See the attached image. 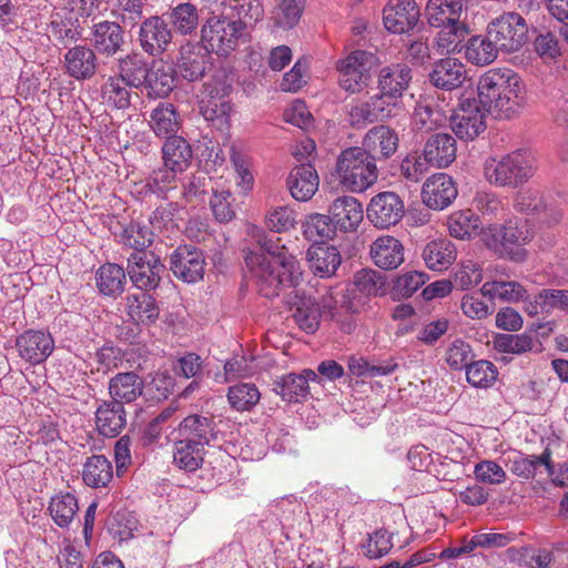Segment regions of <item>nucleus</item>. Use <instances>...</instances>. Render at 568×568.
I'll return each mask as SVG.
<instances>
[{"instance_id": "09e8293b", "label": "nucleus", "mask_w": 568, "mask_h": 568, "mask_svg": "<svg viewBox=\"0 0 568 568\" xmlns=\"http://www.w3.org/2000/svg\"><path fill=\"white\" fill-rule=\"evenodd\" d=\"M303 234L308 241L332 239L337 232L329 213L327 215L312 213L302 224Z\"/></svg>"}, {"instance_id": "4d7b16f0", "label": "nucleus", "mask_w": 568, "mask_h": 568, "mask_svg": "<svg viewBox=\"0 0 568 568\" xmlns=\"http://www.w3.org/2000/svg\"><path fill=\"white\" fill-rule=\"evenodd\" d=\"M497 375L496 366L488 361L473 362L466 367L467 382L474 387H489L496 381Z\"/></svg>"}, {"instance_id": "ddd939ff", "label": "nucleus", "mask_w": 568, "mask_h": 568, "mask_svg": "<svg viewBox=\"0 0 568 568\" xmlns=\"http://www.w3.org/2000/svg\"><path fill=\"white\" fill-rule=\"evenodd\" d=\"M420 11L415 0H389L383 10L386 30L402 36L417 27Z\"/></svg>"}, {"instance_id": "e433bc0d", "label": "nucleus", "mask_w": 568, "mask_h": 568, "mask_svg": "<svg viewBox=\"0 0 568 568\" xmlns=\"http://www.w3.org/2000/svg\"><path fill=\"white\" fill-rule=\"evenodd\" d=\"M463 54L469 63L485 67L497 59L498 45L490 38H465Z\"/></svg>"}, {"instance_id": "bf43d9fd", "label": "nucleus", "mask_w": 568, "mask_h": 568, "mask_svg": "<svg viewBox=\"0 0 568 568\" xmlns=\"http://www.w3.org/2000/svg\"><path fill=\"white\" fill-rule=\"evenodd\" d=\"M295 223V212L288 206L271 207L265 215V225L272 232H286L291 230Z\"/></svg>"}, {"instance_id": "7ed1b4c3", "label": "nucleus", "mask_w": 568, "mask_h": 568, "mask_svg": "<svg viewBox=\"0 0 568 568\" xmlns=\"http://www.w3.org/2000/svg\"><path fill=\"white\" fill-rule=\"evenodd\" d=\"M535 233L527 220H510L505 225L490 224L481 231V240L500 258L521 264L528 258V245Z\"/></svg>"}, {"instance_id": "c85d7f7f", "label": "nucleus", "mask_w": 568, "mask_h": 568, "mask_svg": "<svg viewBox=\"0 0 568 568\" xmlns=\"http://www.w3.org/2000/svg\"><path fill=\"white\" fill-rule=\"evenodd\" d=\"M193 150L182 136H170L162 146L163 164L172 171L183 173L192 163Z\"/></svg>"}, {"instance_id": "39448f33", "label": "nucleus", "mask_w": 568, "mask_h": 568, "mask_svg": "<svg viewBox=\"0 0 568 568\" xmlns=\"http://www.w3.org/2000/svg\"><path fill=\"white\" fill-rule=\"evenodd\" d=\"M245 264L253 276L272 290L270 294H277L280 286L298 285L303 274L298 261L290 252L282 253L278 261L272 263L265 254L250 251Z\"/></svg>"}, {"instance_id": "a19ab883", "label": "nucleus", "mask_w": 568, "mask_h": 568, "mask_svg": "<svg viewBox=\"0 0 568 568\" xmlns=\"http://www.w3.org/2000/svg\"><path fill=\"white\" fill-rule=\"evenodd\" d=\"M151 128L156 136L166 138L176 135L180 129V119L171 103H162L151 114Z\"/></svg>"}, {"instance_id": "ea45409f", "label": "nucleus", "mask_w": 568, "mask_h": 568, "mask_svg": "<svg viewBox=\"0 0 568 568\" xmlns=\"http://www.w3.org/2000/svg\"><path fill=\"white\" fill-rule=\"evenodd\" d=\"M48 510L57 526L69 528L79 510L78 499L71 493H59L51 498Z\"/></svg>"}, {"instance_id": "20e7f679", "label": "nucleus", "mask_w": 568, "mask_h": 568, "mask_svg": "<svg viewBox=\"0 0 568 568\" xmlns=\"http://www.w3.org/2000/svg\"><path fill=\"white\" fill-rule=\"evenodd\" d=\"M334 175L342 190L361 194L378 180L377 163L359 146H348L339 152L334 166Z\"/></svg>"}, {"instance_id": "4468645a", "label": "nucleus", "mask_w": 568, "mask_h": 568, "mask_svg": "<svg viewBox=\"0 0 568 568\" xmlns=\"http://www.w3.org/2000/svg\"><path fill=\"white\" fill-rule=\"evenodd\" d=\"M178 437L205 447L217 442L220 430L213 417L200 414L186 416L176 429Z\"/></svg>"}, {"instance_id": "c03bdc74", "label": "nucleus", "mask_w": 568, "mask_h": 568, "mask_svg": "<svg viewBox=\"0 0 568 568\" xmlns=\"http://www.w3.org/2000/svg\"><path fill=\"white\" fill-rule=\"evenodd\" d=\"M173 31L182 36L191 34L199 26L197 9L191 2L179 3L168 13Z\"/></svg>"}, {"instance_id": "a211bd4d", "label": "nucleus", "mask_w": 568, "mask_h": 568, "mask_svg": "<svg viewBox=\"0 0 568 568\" xmlns=\"http://www.w3.org/2000/svg\"><path fill=\"white\" fill-rule=\"evenodd\" d=\"M398 142V135L394 129L387 125H376L365 133L359 149L369 154L377 163V160H387L395 154Z\"/></svg>"}, {"instance_id": "a878e982", "label": "nucleus", "mask_w": 568, "mask_h": 568, "mask_svg": "<svg viewBox=\"0 0 568 568\" xmlns=\"http://www.w3.org/2000/svg\"><path fill=\"white\" fill-rule=\"evenodd\" d=\"M310 268L315 275L329 277L341 265V254L336 246L326 243L313 244L306 253Z\"/></svg>"}, {"instance_id": "c9c22d12", "label": "nucleus", "mask_w": 568, "mask_h": 568, "mask_svg": "<svg viewBox=\"0 0 568 568\" xmlns=\"http://www.w3.org/2000/svg\"><path fill=\"white\" fill-rule=\"evenodd\" d=\"M68 73L77 80L90 79L94 75L97 64L94 52L82 45L74 47L65 53Z\"/></svg>"}, {"instance_id": "f03ea898", "label": "nucleus", "mask_w": 568, "mask_h": 568, "mask_svg": "<svg viewBox=\"0 0 568 568\" xmlns=\"http://www.w3.org/2000/svg\"><path fill=\"white\" fill-rule=\"evenodd\" d=\"M260 0L223 1L201 27L200 36H241L263 17Z\"/></svg>"}, {"instance_id": "f8f14e48", "label": "nucleus", "mask_w": 568, "mask_h": 568, "mask_svg": "<svg viewBox=\"0 0 568 568\" xmlns=\"http://www.w3.org/2000/svg\"><path fill=\"white\" fill-rule=\"evenodd\" d=\"M170 268L183 282L196 283L204 276L205 258L197 247L181 245L171 254Z\"/></svg>"}, {"instance_id": "680f3d73", "label": "nucleus", "mask_w": 568, "mask_h": 568, "mask_svg": "<svg viewBox=\"0 0 568 568\" xmlns=\"http://www.w3.org/2000/svg\"><path fill=\"white\" fill-rule=\"evenodd\" d=\"M49 28L50 32L55 36H80L83 31L79 18L62 9L52 14Z\"/></svg>"}, {"instance_id": "4c0bfd02", "label": "nucleus", "mask_w": 568, "mask_h": 568, "mask_svg": "<svg viewBox=\"0 0 568 568\" xmlns=\"http://www.w3.org/2000/svg\"><path fill=\"white\" fill-rule=\"evenodd\" d=\"M205 91L209 92V99L201 101V113L203 118L211 122L212 125L222 130L227 128L230 123V114L232 111L231 103L224 97L213 95V89H210V84H204Z\"/></svg>"}, {"instance_id": "603ef678", "label": "nucleus", "mask_w": 568, "mask_h": 568, "mask_svg": "<svg viewBox=\"0 0 568 568\" xmlns=\"http://www.w3.org/2000/svg\"><path fill=\"white\" fill-rule=\"evenodd\" d=\"M149 74L150 69L136 54L120 60V74L118 75L123 78L131 88L146 87Z\"/></svg>"}, {"instance_id": "58836bf2", "label": "nucleus", "mask_w": 568, "mask_h": 568, "mask_svg": "<svg viewBox=\"0 0 568 568\" xmlns=\"http://www.w3.org/2000/svg\"><path fill=\"white\" fill-rule=\"evenodd\" d=\"M95 283L101 294L116 297L124 291L125 272L115 263H105L98 268Z\"/></svg>"}, {"instance_id": "c756f323", "label": "nucleus", "mask_w": 568, "mask_h": 568, "mask_svg": "<svg viewBox=\"0 0 568 568\" xmlns=\"http://www.w3.org/2000/svg\"><path fill=\"white\" fill-rule=\"evenodd\" d=\"M412 80V71L405 64L385 67L378 77V88L388 99H398L408 88Z\"/></svg>"}, {"instance_id": "0e129e2a", "label": "nucleus", "mask_w": 568, "mask_h": 568, "mask_svg": "<svg viewBox=\"0 0 568 568\" xmlns=\"http://www.w3.org/2000/svg\"><path fill=\"white\" fill-rule=\"evenodd\" d=\"M473 351L463 339L453 341L446 349L445 361L452 369L466 368L473 359Z\"/></svg>"}, {"instance_id": "9d476101", "label": "nucleus", "mask_w": 568, "mask_h": 568, "mask_svg": "<svg viewBox=\"0 0 568 568\" xmlns=\"http://www.w3.org/2000/svg\"><path fill=\"white\" fill-rule=\"evenodd\" d=\"M128 275L141 291L155 288L164 270L160 257L153 252L132 253L128 257Z\"/></svg>"}, {"instance_id": "aec40b11", "label": "nucleus", "mask_w": 568, "mask_h": 568, "mask_svg": "<svg viewBox=\"0 0 568 568\" xmlns=\"http://www.w3.org/2000/svg\"><path fill=\"white\" fill-rule=\"evenodd\" d=\"M466 79V67L455 58H445L435 62L429 73L430 83L445 91L462 87Z\"/></svg>"}, {"instance_id": "774afa93", "label": "nucleus", "mask_w": 568, "mask_h": 568, "mask_svg": "<svg viewBox=\"0 0 568 568\" xmlns=\"http://www.w3.org/2000/svg\"><path fill=\"white\" fill-rule=\"evenodd\" d=\"M428 280L427 274L419 271H407L399 275L395 282V290L405 297L416 293Z\"/></svg>"}, {"instance_id": "0eeeda50", "label": "nucleus", "mask_w": 568, "mask_h": 568, "mask_svg": "<svg viewBox=\"0 0 568 568\" xmlns=\"http://www.w3.org/2000/svg\"><path fill=\"white\" fill-rule=\"evenodd\" d=\"M379 64L378 57L367 50H354L336 62L338 84L348 93H358L368 87L372 70Z\"/></svg>"}, {"instance_id": "5fc2aeb1", "label": "nucleus", "mask_w": 568, "mask_h": 568, "mask_svg": "<svg viewBox=\"0 0 568 568\" xmlns=\"http://www.w3.org/2000/svg\"><path fill=\"white\" fill-rule=\"evenodd\" d=\"M495 349L499 353L521 355L534 347V338L527 334H498L494 341Z\"/></svg>"}, {"instance_id": "f704fd0d", "label": "nucleus", "mask_w": 568, "mask_h": 568, "mask_svg": "<svg viewBox=\"0 0 568 568\" xmlns=\"http://www.w3.org/2000/svg\"><path fill=\"white\" fill-rule=\"evenodd\" d=\"M480 293L490 300L497 298L509 304L526 302L529 297L528 290L517 281L486 282L481 286Z\"/></svg>"}, {"instance_id": "2eb2a0df", "label": "nucleus", "mask_w": 568, "mask_h": 568, "mask_svg": "<svg viewBox=\"0 0 568 568\" xmlns=\"http://www.w3.org/2000/svg\"><path fill=\"white\" fill-rule=\"evenodd\" d=\"M458 192L455 181L446 173L429 176L422 189L423 203L432 210H444L456 199Z\"/></svg>"}, {"instance_id": "2f4dec72", "label": "nucleus", "mask_w": 568, "mask_h": 568, "mask_svg": "<svg viewBox=\"0 0 568 568\" xmlns=\"http://www.w3.org/2000/svg\"><path fill=\"white\" fill-rule=\"evenodd\" d=\"M125 300L126 313L134 323L150 325L158 320L160 310L154 297L149 293L130 294Z\"/></svg>"}, {"instance_id": "8fccbe9b", "label": "nucleus", "mask_w": 568, "mask_h": 568, "mask_svg": "<svg viewBox=\"0 0 568 568\" xmlns=\"http://www.w3.org/2000/svg\"><path fill=\"white\" fill-rule=\"evenodd\" d=\"M130 88L123 78L111 75L102 85V98L108 104L116 109H125L130 105Z\"/></svg>"}, {"instance_id": "9b49d317", "label": "nucleus", "mask_w": 568, "mask_h": 568, "mask_svg": "<svg viewBox=\"0 0 568 568\" xmlns=\"http://www.w3.org/2000/svg\"><path fill=\"white\" fill-rule=\"evenodd\" d=\"M405 205L395 192L384 191L374 195L366 209L368 221L377 229L396 225L404 216Z\"/></svg>"}, {"instance_id": "3c124183", "label": "nucleus", "mask_w": 568, "mask_h": 568, "mask_svg": "<svg viewBox=\"0 0 568 568\" xmlns=\"http://www.w3.org/2000/svg\"><path fill=\"white\" fill-rule=\"evenodd\" d=\"M449 234L459 240L470 239L477 233L478 217L470 211H457L447 220Z\"/></svg>"}, {"instance_id": "473e14b6", "label": "nucleus", "mask_w": 568, "mask_h": 568, "mask_svg": "<svg viewBox=\"0 0 568 568\" xmlns=\"http://www.w3.org/2000/svg\"><path fill=\"white\" fill-rule=\"evenodd\" d=\"M113 478L112 463L104 455L88 457L82 467V480L91 488H104Z\"/></svg>"}, {"instance_id": "6ab92c4d", "label": "nucleus", "mask_w": 568, "mask_h": 568, "mask_svg": "<svg viewBox=\"0 0 568 568\" xmlns=\"http://www.w3.org/2000/svg\"><path fill=\"white\" fill-rule=\"evenodd\" d=\"M201 42L187 41L181 47L175 72L189 82L201 79L207 68L209 59Z\"/></svg>"}, {"instance_id": "e2e57ef3", "label": "nucleus", "mask_w": 568, "mask_h": 568, "mask_svg": "<svg viewBox=\"0 0 568 568\" xmlns=\"http://www.w3.org/2000/svg\"><path fill=\"white\" fill-rule=\"evenodd\" d=\"M174 87V77L171 68L163 65L150 69L146 88L158 97L168 95Z\"/></svg>"}, {"instance_id": "5701e85b", "label": "nucleus", "mask_w": 568, "mask_h": 568, "mask_svg": "<svg viewBox=\"0 0 568 568\" xmlns=\"http://www.w3.org/2000/svg\"><path fill=\"white\" fill-rule=\"evenodd\" d=\"M286 183L295 200L306 202L318 190L320 180L315 168L310 163H304L290 172Z\"/></svg>"}, {"instance_id": "79ce46f5", "label": "nucleus", "mask_w": 568, "mask_h": 568, "mask_svg": "<svg viewBox=\"0 0 568 568\" xmlns=\"http://www.w3.org/2000/svg\"><path fill=\"white\" fill-rule=\"evenodd\" d=\"M204 459V447L178 437L174 443L173 462L185 471H195Z\"/></svg>"}, {"instance_id": "7c9ffc66", "label": "nucleus", "mask_w": 568, "mask_h": 568, "mask_svg": "<svg viewBox=\"0 0 568 568\" xmlns=\"http://www.w3.org/2000/svg\"><path fill=\"white\" fill-rule=\"evenodd\" d=\"M413 125L416 130L429 132L446 121V114L432 95L420 97L413 113Z\"/></svg>"}, {"instance_id": "bb28decb", "label": "nucleus", "mask_w": 568, "mask_h": 568, "mask_svg": "<svg viewBox=\"0 0 568 568\" xmlns=\"http://www.w3.org/2000/svg\"><path fill=\"white\" fill-rule=\"evenodd\" d=\"M144 389L143 379L134 372L118 373L109 382V394L112 402L121 405L138 399Z\"/></svg>"}, {"instance_id": "13d9d810", "label": "nucleus", "mask_w": 568, "mask_h": 568, "mask_svg": "<svg viewBox=\"0 0 568 568\" xmlns=\"http://www.w3.org/2000/svg\"><path fill=\"white\" fill-rule=\"evenodd\" d=\"M474 476L478 483L498 486L506 481L507 473L496 460L484 459L475 464Z\"/></svg>"}, {"instance_id": "a18cd8bd", "label": "nucleus", "mask_w": 568, "mask_h": 568, "mask_svg": "<svg viewBox=\"0 0 568 568\" xmlns=\"http://www.w3.org/2000/svg\"><path fill=\"white\" fill-rule=\"evenodd\" d=\"M321 317V307L315 298H300L294 312V320L302 331L307 334L315 333L320 326Z\"/></svg>"}, {"instance_id": "864d4df0", "label": "nucleus", "mask_w": 568, "mask_h": 568, "mask_svg": "<svg viewBox=\"0 0 568 568\" xmlns=\"http://www.w3.org/2000/svg\"><path fill=\"white\" fill-rule=\"evenodd\" d=\"M121 242L124 246L132 248L133 253L148 252L146 248L153 242V233L148 226L131 222L123 229Z\"/></svg>"}, {"instance_id": "69168bd1", "label": "nucleus", "mask_w": 568, "mask_h": 568, "mask_svg": "<svg viewBox=\"0 0 568 568\" xmlns=\"http://www.w3.org/2000/svg\"><path fill=\"white\" fill-rule=\"evenodd\" d=\"M383 275L374 270L364 268L354 276V285L364 295H377L384 287Z\"/></svg>"}, {"instance_id": "6e6552de", "label": "nucleus", "mask_w": 568, "mask_h": 568, "mask_svg": "<svg viewBox=\"0 0 568 568\" xmlns=\"http://www.w3.org/2000/svg\"><path fill=\"white\" fill-rule=\"evenodd\" d=\"M459 0H428L426 16L432 28L440 29L437 36H464L468 33L466 24L459 22Z\"/></svg>"}, {"instance_id": "49530a36", "label": "nucleus", "mask_w": 568, "mask_h": 568, "mask_svg": "<svg viewBox=\"0 0 568 568\" xmlns=\"http://www.w3.org/2000/svg\"><path fill=\"white\" fill-rule=\"evenodd\" d=\"M550 450L546 448L540 455H525L516 453L509 459L510 471L524 479H532L539 466H548Z\"/></svg>"}, {"instance_id": "4be33fe9", "label": "nucleus", "mask_w": 568, "mask_h": 568, "mask_svg": "<svg viewBox=\"0 0 568 568\" xmlns=\"http://www.w3.org/2000/svg\"><path fill=\"white\" fill-rule=\"evenodd\" d=\"M317 373L304 369L301 374L290 373L274 383V390L286 402H300L310 393V382H318Z\"/></svg>"}, {"instance_id": "6e6d98bb", "label": "nucleus", "mask_w": 568, "mask_h": 568, "mask_svg": "<svg viewBox=\"0 0 568 568\" xmlns=\"http://www.w3.org/2000/svg\"><path fill=\"white\" fill-rule=\"evenodd\" d=\"M230 160L236 173V184L243 193L253 189L254 178L250 169V159L236 145L230 148Z\"/></svg>"}, {"instance_id": "b1692460", "label": "nucleus", "mask_w": 568, "mask_h": 568, "mask_svg": "<svg viewBox=\"0 0 568 568\" xmlns=\"http://www.w3.org/2000/svg\"><path fill=\"white\" fill-rule=\"evenodd\" d=\"M95 425L104 437H115L126 426V412L118 402L104 400L95 412Z\"/></svg>"}, {"instance_id": "72a5a7b5", "label": "nucleus", "mask_w": 568, "mask_h": 568, "mask_svg": "<svg viewBox=\"0 0 568 568\" xmlns=\"http://www.w3.org/2000/svg\"><path fill=\"white\" fill-rule=\"evenodd\" d=\"M423 258L428 268L442 272L456 260V246L447 239L435 240L426 244Z\"/></svg>"}, {"instance_id": "cd10ccee", "label": "nucleus", "mask_w": 568, "mask_h": 568, "mask_svg": "<svg viewBox=\"0 0 568 568\" xmlns=\"http://www.w3.org/2000/svg\"><path fill=\"white\" fill-rule=\"evenodd\" d=\"M179 174V172H174L163 164V166L153 170L140 184H136V192L142 196L156 195V197L165 200L169 192L176 189Z\"/></svg>"}, {"instance_id": "393cba45", "label": "nucleus", "mask_w": 568, "mask_h": 568, "mask_svg": "<svg viewBox=\"0 0 568 568\" xmlns=\"http://www.w3.org/2000/svg\"><path fill=\"white\" fill-rule=\"evenodd\" d=\"M456 140L448 133L433 134L425 143L424 155L432 166L447 168L456 159Z\"/></svg>"}, {"instance_id": "37998d69", "label": "nucleus", "mask_w": 568, "mask_h": 568, "mask_svg": "<svg viewBox=\"0 0 568 568\" xmlns=\"http://www.w3.org/2000/svg\"><path fill=\"white\" fill-rule=\"evenodd\" d=\"M528 24L517 12H504L487 26V36H527Z\"/></svg>"}, {"instance_id": "1a4fd4ad", "label": "nucleus", "mask_w": 568, "mask_h": 568, "mask_svg": "<svg viewBox=\"0 0 568 568\" xmlns=\"http://www.w3.org/2000/svg\"><path fill=\"white\" fill-rule=\"evenodd\" d=\"M450 128L464 141H473L486 130L485 112L476 99L463 100L450 116Z\"/></svg>"}, {"instance_id": "f3484780", "label": "nucleus", "mask_w": 568, "mask_h": 568, "mask_svg": "<svg viewBox=\"0 0 568 568\" xmlns=\"http://www.w3.org/2000/svg\"><path fill=\"white\" fill-rule=\"evenodd\" d=\"M328 213L336 231L354 232L364 219L363 204L352 195L336 197L328 207Z\"/></svg>"}, {"instance_id": "412c9836", "label": "nucleus", "mask_w": 568, "mask_h": 568, "mask_svg": "<svg viewBox=\"0 0 568 568\" xmlns=\"http://www.w3.org/2000/svg\"><path fill=\"white\" fill-rule=\"evenodd\" d=\"M369 255L377 267L395 270L404 262V245L394 236L382 235L371 244Z\"/></svg>"}, {"instance_id": "de8ad7c7", "label": "nucleus", "mask_w": 568, "mask_h": 568, "mask_svg": "<svg viewBox=\"0 0 568 568\" xmlns=\"http://www.w3.org/2000/svg\"><path fill=\"white\" fill-rule=\"evenodd\" d=\"M261 398L258 388L253 383H240L231 386L227 392L230 406L237 412L252 410Z\"/></svg>"}, {"instance_id": "338daca9", "label": "nucleus", "mask_w": 568, "mask_h": 568, "mask_svg": "<svg viewBox=\"0 0 568 568\" xmlns=\"http://www.w3.org/2000/svg\"><path fill=\"white\" fill-rule=\"evenodd\" d=\"M429 165L424 154L407 155L400 163V174L410 182H418L428 171Z\"/></svg>"}, {"instance_id": "dca6fc26", "label": "nucleus", "mask_w": 568, "mask_h": 568, "mask_svg": "<svg viewBox=\"0 0 568 568\" xmlns=\"http://www.w3.org/2000/svg\"><path fill=\"white\" fill-rule=\"evenodd\" d=\"M16 347L21 358L37 365L51 355L54 341L49 332L29 329L17 337Z\"/></svg>"}, {"instance_id": "423d86ee", "label": "nucleus", "mask_w": 568, "mask_h": 568, "mask_svg": "<svg viewBox=\"0 0 568 568\" xmlns=\"http://www.w3.org/2000/svg\"><path fill=\"white\" fill-rule=\"evenodd\" d=\"M534 173L531 159L520 150L500 158H488L484 163L485 179L496 186L516 189L528 182Z\"/></svg>"}, {"instance_id": "052dcab7", "label": "nucleus", "mask_w": 568, "mask_h": 568, "mask_svg": "<svg viewBox=\"0 0 568 568\" xmlns=\"http://www.w3.org/2000/svg\"><path fill=\"white\" fill-rule=\"evenodd\" d=\"M256 372L254 356L236 355L224 364L225 381L251 377Z\"/></svg>"}, {"instance_id": "f257e3e1", "label": "nucleus", "mask_w": 568, "mask_h": 568, "mask_svg": "<svg viewBox=\"0 0 568 568\" xmlns=\"http://www.w3.org/2000/svg\"><path fill=\"white\" fill-rule=\"evenodd\" d=\"M519 75L507 68L490 69L477 82L478 104L496 118H510L523 102Z\"/></svg>"}]
</instances>
